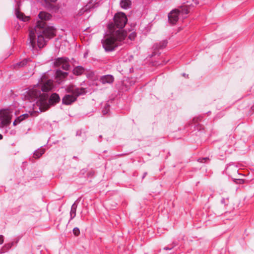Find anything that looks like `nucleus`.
<instances>
[{"instance_id":"1","label":"nucleus","mask_w":254,"mask_h":254,"mask_svg":"<svg viewBox=\"0 0 254 254\" xmlns=\"http://www.w3.org/2000/svg\"><path fill=\"white\" fill-rule=\"evenodd\" d=\"M57 84L49 73H43L38 82L26 93L25 97L31 103L34 109L38 108L40 112L46 111L61 100L58 93H53L49 96L47 93L53 90Z\"/></svg>"},{"instance_id":"2","label":"nucleus","mask_w":254,"mask_h":254,"mask_svg":"<svg viewBox=\"0 0 254 254\" xmlns=\"http://www.w3.org/2000/svg\"><path fill=\"white\" fill-rule=\"evenodd\" d=\"M38 16L40 19L36 23L34 30L29 32V45L33 52L43 48L47 43L56 35L57 29L52 24H47L45 21L51 19L52 15L45 12L40 11Z\"/></svg>"},{"instance_id":"3","label":"nucleus","mask_w":254,"mask_h":254,"mask_svg":"<svg viewBox=\"0 0 254 254\" xmlns=\"http://www.w3.org/2000/svg\"><path fill=\"white\" fill-rule=\"evenodd\" d=\"M128 21L126 14L123 12H118L115 14L113 21L110 22L107 25L109 32L114 33L120 36L121 39H125L127 36V32L124 29Z\"/></svg>"},{"instance_id":"4","label":"nucleus","mask_w":254,"mask_h":254,"mask_svg":"<svg viewBox=\"0 0 254 254\" xmlns=\"http://www.w3.org/2000/svg\"><path fill=\"white\" fill-rule=\"evenodd\" d=\"M187 3H184L177 8L172 9L168 14L169 23L173 25L177 23L180 17L185 18L194 6L192 3H190V1H186Z\"/></svg>"},{"instance_id":"5","label":"nucleus","mask_w":254,"mask_h":254,"mask_svg":"<svg viewBox=\"0 0 254 254\" xmlns=\"http://www.w3.org/2000/svg\"><path fill=\"white\" fill-rule=\"evenodd\" d=\"M69 62V59L66 57L59 58L56 60V63L61 65V68L65 70V71H63L61 69H58L56 70L53 80L58 85L62 84L68 78L69 75L67 71L70 67Z\"/></svg>"},{"instance_id":"6","label":"nucleus","mask_w":254,"mask_h":254,"mask_svg":"<svg viewBox=\"0 0 254 254\" xmlns=\"http://www.w3.org/2000/svg\"><path fill=\"white\" fill-rule=\"evenodd\" d=\"M66 94L62 99V103L69 105L76 101L78 97L84 95L87 93V90L84 87H75L73 86H67L65 89Z\"/></svg>"},{"instance_id":"7","label":"nucleus","mask_w":254,"mask_h":254,"mask_svg":"<svg viewBox=\"0 0 254 254\" xmlns=\"http://www.w3.org/2000/svg\"><path fill=\"white\" fill-rule=\"evenodd\" d=\"M110 32L109 36L105 40L102 41L103 47L106 52H112L121 45V43L125 39H121V36L115 34V32Z\"/></svg>"},{"instance_id":"8","label":"nucleus","mask_w":254,"mask_h":254,"mask_svg":"<svg viewBox=\"0 0 254 254\" xmlns=\"http://www.w3.org/2000/svg\"><path fill=\"white\" fill-rule=\"evenodd\" d=\"M168 44L167 40H164L159 43H155L152 47L153 51L151 55V57L155 56H159L161 54L160 50L165 48Z\"/></svg>"},{"instance_id":"9","label":"nucleus","mask_w":254,"mask_h":254,"mask_svg":"<svg viewBox=\"0 0 254 254\" xmlns=\"http://www.w3.org/2000/svg\"><path fill=\"white\" fill-rule=\"evenodd\" d=\"M15 7L14 8V14L16 18L22 21L26 22L30 20L29 16H26L24 13H22L20 10V6L21 5V1H15Z\"/></svg>"},{"instance_id":"10","label":"nucleus","mask_w":254,"mask_h":254,"mask_svg":"<svg viewBox=\"0 0 254 254\" xmlns=\"http://www.w3.org/2000/svg\"><path fill=\"white\" fill-rule=\"evenodd\" d=\"M198 120L200 121L199 118H197V119L194 118L192 123H189L188 125H186L185 129H186L187 131H188L190 130H192V131H195V130H197L198 131H200L201 126L198 123Z\"/></svg>"},{"instance_id":"11","label":"nucleus","mask_w":254,"mask_h":254,"mask_svg":"<svg viewBox=\"0 0 254 254\" xmlns=\"http://www.w3.org/2000/svg\"><path fill=\"white\" fill-rule=\"evenodd\" d=\"M40 3L44 5L47 9L52 11H57L59 10V7L56 4L57 1H39Z\"/></svg>"},{"instance_id":"12","label":"nucleus","mask_w":254,"mask_h":254,"mask_svg":"<svg viewBox=\"0 0 254 254\" xmlns=\"http://www.w3.org/2000/svg\"><path fill=\"white\" fill-rule=\"evenodd\" d=\"M86 71V69L81 65L76 66L72 69V74L69 75L68 79H73L74 78V76H80L82 74H85Z\"/></svg>"},{"instance_id":"13","label":"nucleus","mask_w":254,"mask_h":254,"mask_svg":"<svg viewBox=\"0 0 254 254\" xmlns=\"http://www.w3.org/2000/svg\"><path fill=\"white\" fill-rule=\"evenodd\" d=\"M114 77L111 74H106L100 76L98 79L99 81L102 84H111L114 82Z\"/></svg>"},{"instance_id":"14","label":"nucleus","mask_w":254,"mask_h":254,"mask_svg":"<svg viewBox=\"0 0 254 254\" xmlns=\"http://www.w3.org/2000/svg\"><path fill=\"white\" fill-rule=\"evenodd\" d=\"M88 1V2L86 4V5L83 8V10L84 12L85 11H90L92 9H94L97 7H98L99 5V2L100 1Z\"/></svg>"},{"instance_id":"15","label":"nucleus","mask_w":254,"mask_h":254,"mask_svg":"<svg viewBox=\"0 0 254 254\" xmlns=\"http://www.w3.org/2000/svg\"><path fill=\"white\" fill-rule=\"evenodd\" d=\"M45 152L46 149L43 148V146H41L33 152V157L35 159H39Z\"/></svg>"},{"instance_id":"16","label":"nucleus","mask_w":254,"mask_h":254,"mask_svg":"<svg viewBox=\"0 0 254 254\" xmlns=\"http://www.w3.org/2000/svg\"><path fill=\"white\" fill-rule=\"evenodd\" d=\"M77 207V200L75 201L71 205L70 211V219L68 221V223L70 221L73 219L76 216V212Z\"/></svg>"},{"instance_id":"17","label":"nucleus","mask_w":254,"mask_h":254,"mask_svg":"<svg viewBox=\"0 0 254 254\" xmlns=\"http://www.w3.org/2000/svg\"><path fill=\"white\" fill-rule=\"evenodd\" d=\"M18 241L17 240L16 242H11L7 244H5L2 247V249L0 251V254H1L4 253L6 251L9 250L14 244H16L18 243Z\"/></svg>"},{"instance_id":"18","label":"nucleus","mask_w":254,"mask_h":254,"mask_svg":"<svg viewBox=\"0 0 254 254\" xmlns=\"http://www.w3.org/2000/svg\"><path fill=\"white\" fill-rule=\"evenodd\" d=\"M121 7L124 9H128L130 8L131 5V1H120Z\"/></svg>"},{"instance_id":"19","label":"nucleus","mask_w":254,"mask_h":254,"mask_svg":"<svg viewBox=\"0 0 254 254\" xmlns=\"http://www.w3.org/2000/svg\"><path fill=\"white\" fill-rule=\"evenodd\" d=\"M28 61L27 59H24L22 61L19 62L17 63L16 64H15L14 67H22L27 64Z\"/></svg>"},{"instance_id":"20","label":"nucleus","mask_w":254,"mask_h":254,"mask_svg":"<svg viewBox=\"0 0 254 254\" xmlns=\"http://www.w3.org/2000/svg\"><path fill=\"white\" fill-rule=\"evenodd\" d=\"M110 105L109 103H105L104 108L102 111L103 115L107 114L110 111Z\"/></svg>"},{"instance_id":"21","label":"nucleus","mask_w":254,"mask_h":254,"mask_svg":"<svg viewBox=\"0 0 254 254\" xmlns=\"http://www.w3.org/2000/svg\"><path fill=\"white\" fill-rule=\"evenodd\" d=\"M210 161L209 157H201L197 159V161L200 163H208Z\"/></svg>"},{"instance_id":"22","label":"nucleus","mask_w":254,"mask_h":254,"mask_svg":"<svg viewBox=\"0 0 254 254\" xmlns=\"http://www.w3.org/2000/svg\"><path fill=\"white\" fill-rule=\"evenodd\" d=\"M23 120H24V119L22 118V117H21V115H20V116L17 117L15 120L14 121V122H13V125L14 126H16L18 124H20L22 121H23Z\"/></svg>"},{"instance_id":"23","label":"nucleus","mask_w":254,"mask_h":254,"mask_svg":"<svg viewBox=\"0 0 254 254\" xmlns=\"http://www.w3.org/2000/svg\"><path fill=\"white\" fill-rule=\"evenodd\" d=\"M72 231L74 235L76 237H77L80 235V231L78 227L74 228Z\"/></svg>"},{"instance_id":"24","label":"nucleus","mask_w":254,"mask_h":254,"mask_svg":"<svg viewBox=\"0 0 254 254\" xmlns=\"http://www.w3.org/2000/svg\"><path fill=\"white\" fill-rule=\"evenodd\" d=\"M136 37V33L135 32H132L131 33H130L128 36V38L129 39H130L131 41H133L135 39V37Z\"/></svg>"},{"instance_id":"25","label":"nucleus","mask_w":254,"mask_h":254,"mask_svg":"<svg viewBox=\"0 0 254 254\" xmlns=\"http://www.w3.org/2000/svg\"><path fill=\"white\" fill-rule=\"evenodd\" d=\"M233 182L237 184H243L245 181L242 179H233Z\"/></svg>"},{"instance_id":"26","label":"nucleus","mask_w":254,"mask_h":254,"mask_svg":"<svg viewBox=\"0 0 254 254\" xmlns=\"http://www.w3.org/2000/svg\"><path fill=\"white\" fill-rule=\"evenodd\" d=\"M84 74L86 75L87 78H88L89 79H93L94 73L93 72L90 71L87 73H86L85 72Z\"/></svg>"},{"instance_id":"27","label":"nucleus","mask_w":254,"mask_h":254,"mask_svg":"<svg viewBox=\"0 0 254 254\" xmlns=\"http://www.w3.org/2000/svg\"><path fill=\"white\" fill-rule=\"evenodd\" d=\"M228 198H222L221 200V203L224 205L228 204Z\"/></svg>"},{"instance_id":"28","label":"nucleus","mask_w":254,"mask_h":254,"mask_svg":"<svg viewBox=\"0 0 254 254\" xmlns=\"http://www.w3.org/2000/svg\"><path fill=\"white\" fill-rule=\"evenodd\" d=\"M21 117L23 119L25 120L29 117V115L28 113H25L24 114L21 115Z\"/></svg>"},{"instance_id":"29","label":"nucleus","mask_w":254,"mask_h":254,"mask_svg":"<svg viewBox=\"0 0 254 254\" xmlns=\"http://www.w3.org/2000/svg\"><path fill=\"white\" fill-rule=\"evenodd\" d=\"M82 131L81 130H78L76 131V136H82Z\"/></svg>"},{"instance_id":"30","label":"nucleus","mask_w":254,"mask_h":254,"mask_svg":"<svg viewBox=\"0 0 254 254\" xmlns=\"http://www.w3.org/2000/svg\"><path fill=\"white\" fill-rule=\"evenodd\" d=\"M4 241V237L3 236L0 235V245H1Z\"/></svg>"},{"instance_id":"31","label":"nucleus","mask_w":254,"mask_h":254,"mask_svg":"<svg viewBox=\"0 0 254 254\" xmlns=\"http://www.w3.org/2000/svg\"><path fill=\"white\" fill-rule=\"evenodd\" d=\"M174 246H173L172 247H169L168 246H166V247H165L164 248H163V250H166V251H167V250H171L172 249H173Z\"/></svg>"},{"instance_id":"32","label":"nucleus","mask_w":254,"mask_h":254,"mask_svg":"<svg viewBox=\"0 0 254 254\" xmlns=\"http://www.w3.org/2000/svg\"><path fill=\"white\" fill-rule=\"evenodd\" d=\"M147 172H144L142 175V179H143L147 175Z\"/></svg>"},{"instance_id":"33","label":"nucleus","mask_w":254,"mask_h":254,"mask_svg":"<svg viewBox=\"0 0 254 254\" xmlns=\"http://www.w3.org/2000/svg\"><path fill=\"white\" fill-rule=\"evenodd\" d=\"M182 75H183V76L185 77H187V78H188V77H189V75H188V74H186L185 73H183L182 74Z\"/></svg>"},{"instance_id":"34","label":"nucleus","mask_w":254,"mask_h":254,"mask_svg":"<svg viewBox=\"0 0 254 254\" xmlns=\"http://www.w3.org/2000/svg\"><path fill=\"white\" fill-rule=\"evenodd\" d=\"M169 62V60L167 61H164L163 62L162 64H166L168 62Z\"/></svg>"},{"instance_id":"35","label":"nucleus","mask_w":254,"mask_h":254,"mask_svg":"<svg viewBox=\"0 0 254 254\" xmlns=\"http://www.w3.org/2000/svg\"><path fill=\"white\" fill-rule=\"evenodd\" d=\"M124 155H125V154H117V156L118 157H122V156H123Z\"/></svg>"},{"instance_id":"36","label":"nucleus","mask_w":254,"mask_h":254,"mask_svg":"<svg viewBox=\"0 0 254 254\" xmlns=\"http://www.w3.org/2000/svg\"><path fill=\"white\" fill-rule=\"evenodd\" d=\"M102 138V135H99V136L98 141H99V142H101V140L100 139H101V138Z\"/></svg>"},{"instance_id":"37","label":"nucleus","mask_w":254,"mask_h":254,"mask_svg":"<svg viewBox=\"0 0 254 254\" xmlns=\"http://www.w3.org/2000/svg\"><path fill=\"white\" fill-rule=\"evenodd\" d=\"M194 1V3L195 5L199 4V1L196 0V1Z\"/></svg>"},{"instance_id":"38","label":"nucleus","mask_w":254,"mask_h":254,"mask_svg":"<svg viewBox=\"0 0 254 254\" xmlns=\"http://www.w3.org/2000/svg\"><path fill=\"white\" fill-rule=\"evenodd\" d=\"M251 110L254 112V104L251 107Z\"/></svg>"},{"instance_id":"39","label":"nucleus","mask_w":254,"mask_h":254,"mask_svg":"<svg viewBox=\"0 0 254 254\" xmlns=\"http://www.w3.org/2000/svg\"><path fill=\"white\" fill-rule=\"evenodd\" d=\"M84 84H85V81H84L80 83V85L81 86L84 85Z\"/></svg>"},{"instance_id":"40","label":"nucleus","mask_w":254,"mask_h":254,"mask_svg":"<svg viewBox=\"0 0 254 254\" xmlns=\"http://www.w3.org/2000/svg\"><path fill=\"white\" fill-rule=\"evenodd\" d=\"M3 138V136L2 134H0V140L2 139Z\"/></svg>"},{"instance_id":"41","label":"nucleus","mask_w":254,"mask_h":254,"mask_svg":"<svg viewBox=\"0 0 254 254\" xmlns=\"http://www.w3.org/2000/svg\"><path fill=\"white\" fill-rule=\"evenodd\" d=\"M78 14H79V15H81L82 14V12L80 11V12H79L78 13Z\"/></svg>"},{"instance_id":"42","label":"nucleus","mask_w":254,"mask_h":254,"mask_svg":"<svg viewBox=\"0 0 254 254\" xmlns=\"http://www.w3.org/2000/svg\"><path fill=\"white\" fill-rule=\"evenodd\" d=\"M106 152H107V150H104V151H103V153H106Z\"/></svg>"},{"instance_id":"43","label":"nucleus","mask_w":254,"mask_h":254,"mask_svg":"<svg viewBox=\"0 0 254 254\" xmlns=\"http://www.w3.org/2000/svg\"><path fill=\"white\" fill-rule=\"evenodd\" d=\"M73 158H74V159H76V156H74V157H73Z\"/></svg>"},{"instance_id":"44","label":"nucleus","mask_w":254,"mask_h":254,"mask_svg":"<svg viewBox=\"0 0 254 254\" xmlns=\"http://www.w3.org/2000/svg\"><path fill=\"white\" fill-rule=\"evenodd\" d=\"M72 60H74V58L71 59Z\"/></svg>"}]
</instances>
